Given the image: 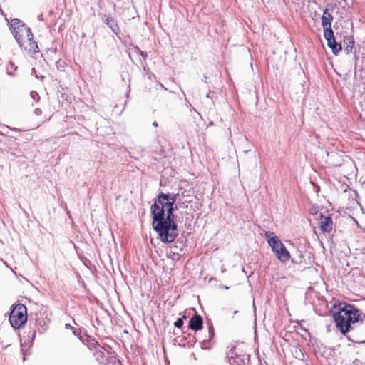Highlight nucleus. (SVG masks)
Instances as JSON below:
<instances>
[{"mask_svg": "<svg viewBox=\"0 0 365 365\" xmlns=\"http://www.w3.org/2000/svg\"><path fill=\"white\" fill-rule=\"evenodd\" d=\"M264 236L277 259L282 262L288 261L290 258L289 252L279 237L271 231L266 232Z\"/></svg>", "mask_w": 365, "mask_h": 365, "instance_id": "3", "label": "nucleus"}, {"mask_svg": "<svg viewBox=\"0 0 365 365\" xmlns=\"http://www.w3.org/2000/svg\"><path fill=\"white\" fill-rule=\"evenodd\" d=\"M30 96H31V97L34 100H35V101H38V100L40 99V96H39L38 93L37 92H36V91H32L31 92V93H30Z\"/></svg>", "mask_w": 365, "mask_h": 365, "instance_id": "12", "label": "nucleus"}, {"mask_svg": "<svg viewBox=\"0 0 365 365\" xmlns=\"http://www.w3.org/2000/svg\"><path fill=\"white\" fill-rule=\"evenodd\" d=\"M352 365H363L362 362L358 359L353 361Z\"/></svg>", "mask_w": 365, "mask_h": 365, "instance_id": "16", "label": "nucleus"}, {"mask_svg": "<svg viewBox=\"0 0 365 365\" xmlns=\"http://www.w3.org/2000/svg\"><path fill=\"white\" fill-rule=\"evenodd\" d=\"M354 46V37L351 36H346L344 40V50L346 52V53H349L352 51Z\"/></svg>", "mask_w": 365, "mask_h": 365, "instance_id": "10", "label": "nucleus"}, {"mask_svg": "<svg viewBox=\"0 0 365 365\" xmlns=\"http://www.w3.org/2000/svg\"><path fill=\"white\" fill-rule=\"evenodd\" d=\"M224 287V289H229V287H226V286H225V287Z\"/></svg>", "mask_w": 365, "mask_h": 365, "instance_id": "20", "label": "nucleus"}, {"mask_svg": "<svg viewBox=\"0 0 365 365\" xmlns=\"http://www.w3.org/2000/svg\"><path fill=\"white\" fill-rule=\"evenodd\" d=\"M333 20L332 15L329 12L328 9H326L322 16V26L323 27L324 32L327 31H332L331 24Z\"/></svg>", "mask_w": 365, "mask_h": 365, "instance_id": "8", "label": "nucleus"}, {"mask_svg": "<svg viewBox=\"0 0 365 365\" xmlns=\"http://www.w3.org/2000/svg\"><path fill=\"white\" fill-rule=\"evenodd\" d=\"M27 321V309L22 304H16L11 311L9 315V322L11 325L19 329Z\"/></svg>", "mask_w": 365, "mask_h": 365, "instance_id": "4", "label": "nucleus"}, {"mask_svg": "<svg viewBox=\"0 0 365 365\" xmlns=\"http://www.w3.org/2000/svg\"><path fill=\"white\" fill-rule=\"evenodd\" d=\"M207 98H210V93H208L206 96Z\"/></svg>", "mask_w": 365, "mask_h": 365, "instance_id": "21", "label": "nucleus"}, {"mask_svg": "<svg viewBox=\"0 0 365 365\" xmlns=\"http://www.w3.org/2000/svg\"><path fill=\"white\" fill-rule=\"evenodd\" d=\"M34 113L37 116H39L42 114V110L40 108H36Z\"/></svg>", "mask_w": 365, "mask_h": 365, "instance_id": "14", "label": "nucleus"}, {"mask_svg": "<svg viewBox=\"0 0 365 365\" xmlns=\"http://www.w3.org/2000/svg\"><path fill=\"white\" fill-rule=\"evenodd\" d=\"M11 31L19 46L29 53H37L38 46L34 40L31 29L22 21L14 19L11 22Z\"/></svg>", "mask_w": 365, "mask_h": 365, "instance_id": "2", "label": "nucleus"}, {"mask_svg": "<svg viewBox=\"0 0 365 365\" xmlns=\"http://www.w3.org/2000/svg\"><path fill=\"white\" fill-rule=\"evenodd\" d=\"M69 327H70V325H69L68 324H66V328H69Z\"/></svg>", "mask_w": 365, "mask_h": 365, "instance_id": "19", "label": "nucleus"}, {"mask_svg": "<svg viewBox=\"0 0 365 365\" xmlns=\"http://www.w3.org/2000/svg\"><path fill=\"white\" fill-rule=\"evenodd\" d=\"M189 327L192 330L198 331L202 328V319L200 315L195 314L191 317Z\"/></svg>", "mask_w": 365, "mask_h": 365, "instance_id": "9", "label": "nucleus"}, {"mask_svg": "<svg viewBox=\"0 0 365 365\" xmlns=\"http://www.w3.org/2000/svg\"><path fill=\"white\" fill-rule=\"evenodd\" d=\"M174 325L180 328L183 325V320L182 318H178L174 323Z\"/></svg>", "mask_w": 365, "mask_h": 365, "instance_id": "13", "label": "nucleus"}, {"mask_svg": "<svg viewBox=\"0 0 365 365\" xmlns=\"http://www.w3.org/2000/svg\"><path fill=\"white\" fill-rule=\"evenodd\" d=\"M320 229L323 232L329 233L333 228L331 217L328 215H320Z\"/></svg>", "mask_w": 365, "mask_h": 365, "instance_id": "7", "label": "nucleus"}, {"mask_svg": "<svg viewBox=\"0 0 365 365\" xmlns=\"http://www.w3.org/2000/svg\"><path fill=\"white\" fill-rule=\"evenodd\" d=\"M140 54L143 58H146L148 56V54L146 52L140 51Z\"/></svg>", "mask_w": 365, "mask_h": 365, "instance_id": "17", "label": "nucleus"}, {"mask_svg": "<svg viewBox=\"0 0 365 365\" xmlns=\"http://www.w3.org/2000/svg\"><path fill=\"white\" fill-rule=\"evenodd\" d=\"M249 361V356L245 354H234L231 353L229 356V363L230 365H247Z\"/></svg>", "mask_w": 365, "mask_h": 365, "instance_id": "6", "label": "nucleus"}, {"mask_svg": "<svg viewBox=\"0 0 365 365\" xmlns=\"http://www.w3.org/2000/svg\"><path fill=\"white\" fill-rule=\"evenodd\" d=\"M177 197V194L161 192L150 207L153 227L158 233L159 239L165 243L173 242L178 235L173 213Z\"/></svg>", "mask_w": 365, "mask_h": 365, "instance_id": "1", "label": "nucleus"}, {"mask_svg": "<svg viewBox=\"0 0 365 365\" xmlns=\"http://www.w3.org/2000/svg\"><path fill=\"white\" fill-rule=\"evenodd\" d=\"M324 36L327 41V46L331 49L332 53L337 55L341 50V45L336 41L334 31H327V32H324Z\"/></svg>", "mask_w": 365, "mask_h": 365, "instance_id": "5", "label": "nucleus"}, {"mask_svg": "<svg viewBox=\"0 0 365 365\" xmlns=\"http://www.w3.org/2000/svg\"><path fill=\"white\" fill-rule=\"evenodd\" d=\"M209 335H210V339H211V337L214 335V329H213V327H210L209 328Z\"/></svg>", "mask_w": 365, "mask_h": 365, "instance_id": "15", "label": "nucleus"}, {"mask_svg": "<svg viewBox=\"0 0 365 365\" xmlns=\"http://www.w3.org/2000/svg\"><path fill=\"white\" fill-rule=\"evenodd\" d=\"M153 125L155 127H157L158 125V123L155 121L153 123Z\"/></svg>", "mask_w": 365, "mask_h": 365, "instance_id": "18", "label": "nucleus"}, {"mask_svg": "<svg viewBox=\"0 0 365 365\" xmlns=\"http://www.w3.org/2000/svg\"><path fill=\"white\" fill-rule=\"evenodd\" d=\"M107 26L112 30L113 33L115 34H118L120 32V29L116 21L113 18H108L106 19Z\"/></svg>", "mask_w": 365, "mask_h": 365, "instance_id": "11", "label": "nucleus"}]
</instances>
